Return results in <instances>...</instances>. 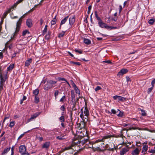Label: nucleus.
Returning <instances> with one entry per match:
<instances>
[{
  "mask_svg": "<svg viewBox=\"0 0 155 155\" xmlns=\"http://www.w3.org/2000/svg\"><path fill=\"white\" fill-rule=\"evenodd\" d=\"M84 107H83L82 109H81V113L80 115V117L82 119L83 121H81L80 123L79 126L81 128H84L85 127V123L84 122L85 120L84 119V114L83 113H84L85 116L86 117H84L85 119H87L88 116L89 115V113L88 109L87 107H84V110H83Z\"/></svg>",
  "mask_w": 155,
  "mask_h": 155,
  "instance_id": "1",
  "label": "nucleus"
},
{
  "mask_svg": "<svg viewBox=\"0 0 155 155\" xmlns=\"http://www.w3.org/2000/svg\"><path fill=\"white\" fill-rule=\"evenodd\" d=\"M19 151L21 155H29V153L26 151V147L24 145H21L19 147Z\"/></svg>",
  "mask_w": 155,
  "mask_h": 155,
  "instance_id": "2",
  "label": "nucleus"
},
{
  "mask_svg": "<svg viewBox=\"0 0 155 155\" xmlns=\"http://www.w3.org/2000/svg\"><path fill=\"white\" fill-rule=\"evenodd\" d=\"M113 98L114 100H117L119 102H124L128 100V99L127 98L117 95L113 96Z\"/></svg>",
  "mask_w": 155,
  "mask_h": 155,
  "instance_id": "3",
  "label": "nucleus"
},
{
  "mask_svg": "<svg viewBox=\"0 0 155 155\" xmlns=\"http://www.w3.org/2000/svg\"><path fill=\"white\" fill-rule=\"evenodd\" d=\"M111 111L112 113L113 114H117V115L119 117H121L123 115V113L121 112L119 110H118L117 111H116L114 109H112Z\"/></svg>",
  "mask_w": 155,
  "mask_h": 155,
  "instance_id": "4",
  "label": "nucleus"
},
{
  "mask_svg": "<svg viewBox=\"0 0 155 155\" xmlns=\"http://www.w3.org/2000/svg\"><path fill=\"white\" fill-rule=\"evenodd\" d=\"M71 96L72 100L71 101V103L73 105V107H74V104L75 103V94L73 90L71 91Z\"/></svg>",
  "mask_w": 155,
  "mask_h": 155,
  "instance_id": "5",
  "label": "nucleus"
},
{
  "mask_svg": "<svg viewBox=\"0 0 155 155\" xmlns=\"http://www.w3.org/2000/svg\"><path fill=\"white\" fill-rule=\"evenodd\" d=\"M75 15H74L72 17H70L69 18V24L70 26H71L70 28L71 27V26L74 23L75 21Z\"/></svg>",
  "mask_w": 155,
  "mask_h": 155,
  "instance_id": "6",
  "label": "nucleus"
},
{
  "mask_svg": "<svg viewBox=\"0 0 155 155\" xmlns=\"http://www.w3.org/2000/svg\"><path fill=\"white\" fill-rule=\"evenodd\" d=\"M99 25L101 28H105L108 29L109 27V26L107 25L106 24L103 22L102 21H100L98 23Z\"/></svg>",
  "mask_w": 155,
  "mask_h": 155,
  "instance_id": "7",
  "label": "nucleus"
},
{
  "mask_svg": "<svg viewBox=\"0 0 155 155\" xmlns=\"http://www.w3.org/2000/svg\"><path fill=\"white\" fill-rule=\"evenodd\" d=\"M128 71V70L126 69L123 68L121 69L117 74V76H120V75L126 73Z\"/></svg>",
  "mask_w": 155,
  "mask_h": 155,
  "instance_id": "8",
  "label": "nucleus"
},
{
  "mask_svg": "<svg viewBox=\"0 0 155 155\" xmlns=\"http://www.w3.org/2000/svg\"><path fill=\"white\" fill-rule=\"evenodd\" d=\"M112 137V136L111 135H108L105 136L103 137V138H102V139H101V140L98 139V140H97L96 141V142L98 143V142H101V141L104 142V140L105 139H108V138H111V137Z\"/></svg>",
  "mask_w": 155,
  "mask_h": 155,
  "instance_id": "9",
  "label": "nucleus"
},
{
  "mask_svg": "<svg viewBox=\"0 0 155 155\" xmlns=\"http://www.w3.org/2000/svg\"><path fill=\"white\" fill-rule=\"evenodd\" d=\"M20 29V27L16 26L15 32L13 34V37H12L11 39H12L15 38L18 33L19 32Z\"/></svg>",
  "mask_w": 155,
  "mask_h": 155,
  "instance_id": "10",
  "label": "nucleus"
},
{
  "mask_svg": "<svg viewBox=\"0 0 155 155\" xmlns=\"http://www.w3.org/2000/svg\"><path fill=\"white\" fill-rule=\"evenodd\" d=\"M130 147H125L122 148L120 151V154L121 155H124L129 150Z\"/></svg>",
  "mask_w": 155,
  "mask_h": 155,
  "instance_id": "11",
  "label": "nucleus"
},
{
  "mask_svg": "<svg viewBox=\"0 0 155 155\" xmlns=\"http://www.w3.org/2000/svg\"><path fill=\"white\" fill-rule=\"evenodd\" d=\"M26 24L28 28H31L32 26V20L30 19H28L26 21Z\"/></svg>",
  "mask_w": 155,
  "mask_h": 155,
  "instance_id": "12",
  "label": "nucleus"
},
{
  "mask_svg": "<svg viewBox=\"0 0 155 155\" xmlns=\"http://www.w3.org/2000/svg\"><path fill=\"white\" fill-rule=\"evenodd\" d=\"M24 0H18L13 5H12L11 8H10L12 10L15 8L21 2Z\"/></svg>",
  "mask_w": 155,
  "mask_h": 155,
  "instance_id": "13",
  "label": "nucleus"
},
{
  "mask_svg": "<svg viewBox=\"0 0 155 155\" xmlns=\"http://www.w3.org/2000/svg\"><path fill=\"white\" fill-rule=\"evenodd\" d=\"M69 18V16H67L66 17H65L63 19H62L60 23V26L59 27V29H61V26L65 24L66 22L67 21L68 18Z\"/></svg>",
  "mask_w": 155,
  "mask_h": 155,
  "instance_id": "14",
  "label": "nucleus"
},
{
  "mask_svg": "<svg viewBox=\"0 0 155 155\" xmlns=\"http://www.w3.org/2000/svg\"><path fill=\"white\" fill-rule=\"evenodd\" d=\"M39 114H40L39 113H36L33 115H31L30 118L28 120V122H29L33 119H34L37 117L39 115Z\"/></svg>",
  "mask_w": 155,
  "mask_h": 155,
  "instance_id": "15",
  "label": "nucleus"
},
{
  "mask_svg": "<svg viewBox=\"0 0 155 155\" xmlns=\"http://www.w3.org/2000/svg\"><path fill=\"white\" fill-rule=\"evenodd\" d=\"M52 87L50 84L47 81V83L44 86V89L46 91H48Z\"/></svg>",
  "mask_w": 155,
  "mask_h": 155,
  "instance_id": "16",
  "label": "nucleus"
},
{
  "mask_svg": "<svg viewBox=\"0 0 155 155\" xmlns=\"http://www.w3.org/2000/svg\"><path fill=\"white\" fill-rule=\"evenodd\" d=\"M50 146V142H47L44 143L42 146V148L48 149Z\"/></svg>",
  "mask_w": 155,
  "mask_h": 155,
  "instance_id": "17",
  "label": "nucleus"
},
{
  "mask_svg": "<svg viewBox=\"0 0 155 155\" xmlns=\"http://www.w3.org/2000/svg\"><path fill=\"white\" fill-rule=\"evenodd\" d=\"M140 152V150L138 148H136L132 152V155H137Z\"/></svg>",
  "mask_w": 155,
  "mask_h": 155,
  "instance_id": "18",
  "label": "nucleus"
},
{
  "mask_svg": "<svg viewBox=\"0 0 155 155\" xmlns=\"http://www.w3.org/2000/svg\"><path fill=\"white\" fill-rule=\"evenodd\" d=\"M78 142H79V143H81L82 145L85 143H86V145H87L88 143H87L88 142L90 143V141L88 139L80 141H78Z\"/></svg>",
  "mask_w": 155,
  "mask_h": 155,
  "instance_id": "19",
  "label": "nucleus"
},
{
  "mask_svg": "<svg viewBox=\"0 0 155 155\" xmlns=\"http://www.w3.org/2000/svg\"><path fill=\"white\" fill-rule=\"evenodd\" d=\"M148 149V146L147 145H144L143 146L142 148V153H144V154H145V152Z\"/></svg>",
  "mask_w": 155,
  "mask_h": 155,
  "instance_id": "20",
  "label": "nucleus"
},
{
  "mask_svg": "<svg viewBox=\"0 0 155 155\" xmlns=\"http://www.w3.org/2000/svg\"><path fill=\"white\" fill-rule=\"evenodd\" d=\"M32 61V59L29 58L25 62V66H28Z\"/></svg>",
  "mask_w": 155,
  "mask_h": 155,
  "instance_id": "21",
  "label": "nucleus"
},
{
  "mask_svg": "<svg viewBox=\"0 0 155 155\" xmlns=\"http://www.w3.org/2000/svg\"><path fill=\"white\" fill-rule=\"evenodd\" d=\"M0 83L4 84L6 80V78L1 75H0Z\"/></svg>",
  "mask_w": 155,
  "mask_h": 155,
  "instance_id": "22",
  "label": "nucleus"
},
{
  "mask_svg": "<svg viewBox=\"0 0 155 155\" xmlns=\"http://www.w3.org/2000/svg\"><path fill=\"white\" fill-rule=\"evenodd\" d=\"M64 137L65 135L64 134H62L59 136H57L56 137V138L58 139L61 140L65 139Z\"/></svg>",
  "mask_w": 155,
  "mask_h": 155,
  "instance_id": "23",
  "label": "nucleus"
},
{
  "mask_svg": "<svg viewBox=\"0 0 155 155\" xmlns=\"http://www.w3.org/2000/svg\"><path fill=\"white\" fill-rule=\"evenodd\" d=\"M59 120L61 123H63L65 121V119L64 117V112H63V114H62V116H61L59 118Z\"/></svg>",
  "mask_w": 155,
  "mask_h": 155,
  "instance_id": "24",
  "label": "nucleus"
},
{
  "mask_svg": "<svg viewBox=\"0 0 155 155\" xmlns=\"http://www.w3.org/2000/svg\"><path fill=\"white\" fill-rule=\"evenodd\" d=\"M10 149H11L10 147H9L5 149L4 150L3 152L2 153V154L4 155L5 153H7V152H8L10 150Z\"/></svg>",
  "mask_w": 155,
  "mask_h": 155,
  "instance_id": "25",
  "label": "nucleus"
},
{
  "mask_svg": "<svg viewBox=\"0 0 155 155\" xmlns=\"http://www.w3.org/2000/svg\"><path fill=\"white\" fill-rule=\"evenodd\" d=\"M48 81L50 84L51 85L52 87H53V85L54 84L57 83V81H53L52 80H50L49 81Z\"/></svg>",
  "mask_w": 155,
  "mask_h": 155,
  "instance_id": "26",
  "label": "nucleus"
},
{
  "mask_svg": "<svg viewBox=\"0 0 155 155\" xmlns=\"http://www.w3.org/2000/svg\"><path fill=\"white\" fill-rule=\"evenodd\" d=\"M84 41L85 44L87 45H89L91 43V41L90 40L85 38H84Z\"/></svg>",
  "mask_w": 155,
  "mask_h": 155,
  "instance_id": "27",
  "label": "nucleus"
},
{
  "mask_svg": "<svg viewBox=\"0 0 155 155\" xmlns=\"http://www.w3.org/2000/svg\"><path fill=\"white\" fill-rule=\"evenodd\" d=\"M57 19H56V15L54 18L51 21V25H54L56 23Z\"/></svg>",
  "mask_w": 155,
  "mask_h": 155,
  "instance_id": "28",
  "label": "nucleus"
},
{
  "mask_svg": "<svg viewBox=\"0 0 155 155\" xmlns=\"http://www.w3.org/2000/svg\"><path fill=\"white\" fill-rule=\"evenodd\" d=\"M39 93V90L38 89H36L34 90L33 92V94L35 95V96H37Z\"/></svg>",
  "mask_w": 155,
  "mask_h": 155,
  "instance_id": "29",
  "label": "nucleus"
},
{
  "mask_svg": "<svg viewBox=\"0 0 155 155\" xmlns=\"http://www.w3.org/2000/svg\"><path fill=\"white\" fill-rule=\"evenodd\" d=\"M14 64H12L10 65L8 68H7V70L8 71H11L14 68Z\"/></svg>",
  "mask_w": 155,
  "mask_h": 155,
  "instance_id": "30",
  "label": "nucleus"
},
{
  "mask_svg": "<svg viewBox=\"0 0 155 155\" xmlns=\"http://www.w3.org/2000/svg\"><path fill=\"white\" fill-rule=\"evenodd\" d=\"M22 23V21L21 19H19L18 20L17 22L16 26L20 27L21 24Z\"/></svg>",
  "mask_w": 155,
  "mask_h": 155,
  "instance_id": "31",
  "label": "nucleus"
},
{
  "mask_svg": "<svg viewBox=\"0 0 155 155\" xmlns=\"http://www.w3.org/2000/svg\"><path fill=\"white\" fill-rule=\"evenodd\" d=\"M155 22V19L154 18H151L148 21V23L151 25H153Z\"/></svg>",
  "mask_w": 155,
  "mask_h": 155,
  "instance_id": "32",
  "label": "nucleus"
},
{
  "mask_svg": "<svg viewBox=\"0 0 155 155\" xmlns=\"http://www.w3.org/2000/svg\"><path fill=\"white\" fill-rule=\"evenodd\" d=\"M136 129H138L139 130H141V128L136 127H130L129 129L128 130H135ZM128 130H127V131Z\"/></svg>",
  "mask_w": 155,
  "mask_h": 155,
  "instance_id": "33",
  "label": "nucleus"
},
{
  "mask_svg": "<svg viewBox=\"0 0 155 155\" xmlns=\"http://www.w3.org/2000/svg\"><path fill=\"white\" fill-rule=\"evenodd\" d=\"M138 110H139L141 111V114L142 115V116H146V113L145 111L144 110H143L142 109H141L140 108H138Z\"/></svg>",
  "mask_w": 155,
  "mask_h": 155,
  "instance_id": "34",
  "label": "nucleus"
},
{
  "mask_svg": "<svg viewBox=\"0 0 155 155\" xmlns=\"http://www.w3.org/2000/svg\"><path fill=\"white\" fill-rule=\"evenodd\" d=\"M65 31H63L62 32L60 33L59 34L58 37L59 38H61V37H63V36H64V34L65 33Z\"/></svg>",
  "mask_w": 155,
  "mask_h": 155,
  "instance_id": "35",
  "label": "nucleus"
},
{
  "mask_svg": "<svg viewBox=\"0 0 155 155\" xmlns=\"http://www.w3.org/2000/svg\"><path fill=\"white\" fill-rule=\"evenodd\" d=\"M27 33H28V34H29L30 33V32H29V31H28V30H25L23 31L22 33V35L23 36H25V35Z\"/></svg>",
  "mask_w": 155,
  "mask_h": 155,
  "instance_id": "36",
  "label": "nucleus"
},
{
  "mask_svg": "<svg viewBox=\"0 0 155 155\" xmlns=\"http://www.w3.org/2000/svg\"><path fill=\"white\" fill-rule=\"evenodd\" d=\"M15 124V121H12L10 123L9 127L11 128L13 126H14Z\"/></svg>",
  "mask_w": 155,
  "mask_h": 155,
  "instance_id": "37",
  "label": "nucleus"
},
{
  "mask_svg": "<svg viewBox=\"0 0 155 155\" xmlns=\"http://www.w3.org/2000/svg\"><path fill=\"white\" fill-rule=\"evenodd\" d=\"M39 101V99L38 96H35V102L36 103H38Z\"/></svg>",
  "mask_w": 155,
  "mask_h": 155,
  "instance_id": "38",
  "label": "nucleus"
},
{
  "mask_svg": "<svg viewBox=\"0 0 155 155\" xmlns=\"http://www.w3.org/2000/svg\"><path fill=\"white\" fill-rule=\"evenodd\" d=\"M74 89L76 93L78 94H80V90L78 89V88L77 87L75 88H74Z\"/></svg>",
  "mask_w": 155,
  "mask_h": 155,
  "instance_id": "39",
  "label": "nucleus"
},
{
  "mask_svg": "<svg viewBox=\"0 0 155 155\" xmlns=\"http://www.w3.org/2000/svg\"><path fill=\"white\" fill-rule=\"evenodd\" d=\"M66 97L65 96H63L60 99V101L63 102L64 101H65Z\"/></svg>",
  "mask_w": 155,
  "mask_h": 155,
  "instance_id": "40",
  "label": "nucleus"
},
{
  "mask_svg": "<svg viewBox=\"0 0 155 155\" xmlns=\"http://www.w3.org/2000/svg\"><path fill=\"white\" fill-rule=\"evenodd\" d=\"M94 151H98L102 152L103 150H101L99 147H97L95 148L94 150Z\"/></svg>",
  "mask_w": 155,
  "mask_h": 155,
  "instance_id": "41",
  "label": "nucleus"
},
{
  "mask_svg": "<svg viewBox=\"0 0 155 155\" xmlns=\"http://www.w3.org/2000/svg\"><path fill=\"white\" fill-rule=\"evenodd\" d=\"M27 97L25 96H24L23 98L20 101V104H22L23 103V101L26 99Z\"/></svg>",
  "mask_w": 155,
  "mask_h": 155,
  "instance_id": "42",
  "label": "nucleus"
},
{
  "mask_svg": "<svg viewBox=\"0 0 155 155\" xmlns=\"http://www.w3.org/2000/svg\"><path fill=\"white\" fill-rule=\"evenodd\" d=\"M47 28H44V29L42 33V35H44L45 34H46V33L47 32Z\"/></svg>",
  "mask_w": 155,
  "mask_h": 155,
  "instance_id": "43",
  "label": "nucleus"
},
{
  "mask_svg": "<svg viewBox=\"0 0 155 155\" xmlns=\"http://www.w3.org/2000/svg\"><path fill=\"white\" fill-rule=\"evenodd\" d=\"M59 94V91L58 90H56L55 91V92L54 93V96L55 98H56L57 96Z\"/></svg>",
  "mask_w": 155,
  "mask_h": 155,
  "instance_id": "44",
  "label": "nucleus"
},
{
  "mask_svg": "<svg viewBox=\"0 0 155 155\" xmlns=\"http://www.w3.org/2000/svg\"><path fill=\"white\" fill-rule=\"evenodd\" d=\"M153 86H152L151 87L149 88L148 89L147 91V93L148 94H149L151 92V91L153 89Z\"/></svg>",
  "mask_w": 155,
  "mask_h": 155,
  "instance_id": "45",
  "label": "nucleus"
},
{
  "mask_svg": "<svg viewBox=\"0 0 155 155\" xmlns=\"http://www.w3.org/2000/svg\"><path fill=\"white\" fill-rule=\"evenodd\" d=\"M58 79L59 81H67V80L64 78H61L59 77L58 78Z\"/></svg>",
  "mask_w": 155,
  "mask_h": 155,
  "instance_id": "46",
  "label": "nucleus"
},
{
  "mask_svg": "<svg viewBox=\"0 0 155 155\" xmlns=\"http://www.w3.org/2000/svg\"><path fill=\"white\" fill-rule=\"evenodd\" d=\"M148 151L150 153H155V149H151L149 150Z\"/></svg>",
  "mask_w": 155,
  "mask_h": 155,
  "instance_id": "47",
  "label": "nucleus"
},
{
  "mask_svg": "<svg viewBox=\"0 0 155 155\" xmlns=\"http://www.w3.org/2000/svg\"><path fill=\"white\" fill-rule=\"evenodd\" d=\"M72 146H73L71 145V146H69V147H66L64 149V150L63 151H64V150H69V149H71V147H72Z\"/></svg>",
  "mask_w": 155,
  "mask_h": 155,
  "instance_id": "48",
  "label": "nucleus"
},
{
  "mask_svg": "<svg viewBox=\"0 0 155 155\" xmlns=\"http://www.w3.org/2000/svg\"><path fill=\"white\" fill-rule=\"evenodd\" d=\"M101 89V87L99 86H97V87L95 88V90L96 91H97L98 90H100Z\"/></svg>",
  "mask_w": 155,
  "mask_h": 155,
  "instance_id": "49",
  "label": "nucleus"
},
{
  "mask_svg": "<svg viewBox=\"0 0 155 155\" xmlns=\"http://www.w3.org/2000/svg\"><path fill=\"white\" fill-rule=\"evenodd\" d=\"M4 84L3 83H0V90H2L3 89Z\"/></svg>",
  "mask_w": 155,
  "mask_h": 155,
  "instance_id": "50",
  "label": "nucleus"
},
{
  "mask_svg": "<svg viewBox=\"0 0 155 155\" xmlns=\"http://www.w3.org/2000/svg\"><path fill=\"white\" fill-rule=\"evenodd\" d=\"M75 51L76 52H78L80 54H81L82 53V51L81 50H78L76 49H75Z\"/></svg>",
  "mask_w": 155,
  "mask_h": 155,
  "instance_id": "51",
  "label": "nucleus"
},
{
  "mask_svg": "<svg viewBox=\"0 0 155 155\" xmlns=\"http://www.w3.org/2000/svg\"><path fill=\"white\" fill-rule=\"evenodd\" d=\"M27 133L26 132H24V133H23V134L21 135L20 136L18 137V140H20L21 138L25 134Z\"/></svg>",
  "mask_w": 155,
  "mask_h": 155,
  "instance_id": "52",
  "label": "nucleus"
},
{
  "mask_svg": "<svg viewBox=\"0 0 155 155\" xmlns=\"http://www.w3.org/2000/svg\"><path fill=\"white\" fill-rule=\"evenodd\" d=\"M71 63L74 64H77L78 65H80L81 64L80 62L72 61Z\"/></svg>",
  "mask_w": 155,
  "mask_h": 155,
  "instance_id": "53",
  "label": "nucleus"
},
{
  "mask_svg": "<svg viewBox=\"0 0 155 155\" xmlns=\"http://www.w3.org/2000/svg\"><path fill=\"white\" fill-rule=\"evenodd\" d=\"M8 13L6 12H5L3 15V19L5 18L7 16Z\"/></svg>",
  "mask_w": 155,
  "mask_h": 155,
  "instance_id": "54",
  "label": "nucleus"
},
{
  "mask_svg": "<svg viewBox=\"0 0 155 155\" xmlns=\"http://www.w3.org/2000/svg\"><path fill=\"white\" fill-rule=\"evenodd\" d=\"M109 27L108 28V29H110V30H111L112 29H117V27H114L110 26H109Z\"/></svg>",
  "mask_w": 155,
  "mask_h": 155,
  "instance_id": "55",
  "label": "nucleus"
},
{
  "mask_svg": "<svg viewBox=\"0 0 155 155\" xmlns=\"http://www.w3.org/2000/svg\"><path fill=\"white\" fill-rule=\"evenodd\" d=\"M9 117V116H8V117H5L4 119V120H3V124H2V126L3 127V123H4V122H5V120L7 119H8Z\"/></svg>",
  "mask_w": 155,
  "mask_h": 155,
  "instance_id": "56",
  "label": "nucleus"
},
{
  "mask_svg": "<svg viewBox=\"0 0 155 155\" xmlns=\"http://www.w3.org/2000/svg\"><path fill=\"white\" fill-rule=\"evenodd\" d=\"M50 35H46L45 36V39L48 40L50 38Z\"/></svg>",
  "mask_w": 155,
  "mask_h": 155,
  "instance_id": "57",
  "label": "nucleus"
},
{
  "mask_svg": "<svg viewBox=\"0 0 155 155\" xmlns=\"http://www.w3.org/2000/svg\"><path fill=\"white\" fill-rule=\"evenodd\" d=\"M155 83V78L151 82V85L153 87L154 86V84Z\"/></svg>",
  "mask_w": 155,
  "mask_h": 155,
  "instance_id": "58",
  "label": "nucleus"
},
{
  "mask_svg": "<svg viewBox=\"0 0 155 155\" xmlns=\"http://www.w3.org/2000/svg\"><path fill=\"white\" fill-rule=\"evenodd\" d=\"M11 154H14V147L13 146L11 148Z\"/></svg>",
  "mask_w": 155,
  "mask_h": 155,
  "instance_id": "59",
  "label": "nucleus"
},
{
  "mask_svg": "<svg viewBox=\"0 0 155 155\" xmlns=\"http://www.w3.org/2000/svg\"><path fill=\"white\" fill-rule=\"evenodd\" d=\"M103 62H105L107 64H111L112 62L110 60L105 61H103Z\"/></svg>",
  "mask_w": 155,
  "mask_h": 155,
  "instance_id": "60",
  "label": "nucleus"
},
{
  "mask_svg": "<svg viewBox=\"0 0 155 155\" xmlns=\"http://www.w3.org/2000/svg\"><path fill=\"white\" fill-rule=\"evenodd\" d=\"M40 25H42L43 22V21L42 18L40 19Z\"/></svg>",
  "mask_w": 155,
  "mask_h": 155,
  "instance_id": "61",
  "label": "nucleus"
},
{
  "mask_svg": "<svg viewBox=\"0 0 155 155\" xmlns=\"http://www.w3.org/2000/svg\"><path fill=\"white\" fill-rule=\"evenodd\" d=\"M12 10L10 8L9 9H8L6 12H7V13H9Z\"/></svg>",
  "mask_w": 155,
  "mask_h": 155,
  "instance_id": "62",
  "label": "nucleus"
},
{
  "mask_svg": "<svg viewBox=\"0 0 155 155\" xmlns=\"http://www.w3.org/2000/svg\"><path fill=\"white\" fill-rule=\"evenodd\" d=\"M3 53L2 52H0V59L2 58H3Z\"/></svg>",
  "mask_w": 155,
  "mask_h": 155,
  "instance_id": "63",
  "label": "nucleus"
},
{
  "mask_svg": "<svg viewBox=\"0 0 155 155\" xmlns=\"http://www.w3.org/2000/svg\"><path fill=\"white\" fill-rule=\"evenodd\" d=\"M71 84H72V86L74 87V88H75L77 87V86H76V85H75V83L74 82H73Z\"/></svg>",
  "mask_w": 155,
  "mask_h": 155,
  "instance_id": "64",
  "label": "nucleus"
}]
</instances>
